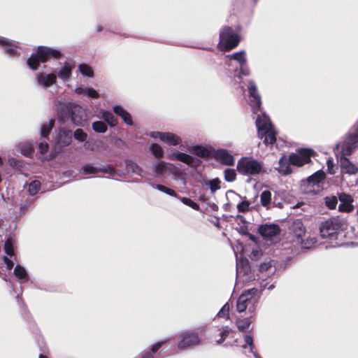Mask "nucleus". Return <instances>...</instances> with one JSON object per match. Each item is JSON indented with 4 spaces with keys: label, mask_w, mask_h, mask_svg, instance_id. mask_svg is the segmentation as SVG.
Listing matches in <instances>:
<instances>
[{
    "label": "nucleus",
    "mask_w": 358,
    "mask_h": 358,
    "mask_svg": "<svg viewBox=\"0 0 358 358\" xmlns=\"http://www.w3.org/2000/svg\"><path fill=\"white\" fill-rule=\"evenodd\" d=\"M62 56L58 50L47 47L38 46L35 53H32L27 59V66L33 71L38 69L40 63L47 62L50 58L59 59Z\"/></svg>",
    "instance_id": "f257e3e1"
},
{
    "label": "nucleus",
    "mask_w": 358,
    "mask_h": 358,
    "mask_svg": "<svg viewBox=\"0 0 358 358\" xmlns=\"http://www.w3.org/2000/svg\"><path fill=\"white\" fill-rule=\"evenodd\" d=\"M358 148V125L350 132L343 141L338 143L334 151L336 157H348Z\"/></svg>",
    "instance_id": "f03ea898"
},
{
    "label": "nucleus",
    "mask_w": 358,
    "mask_h": 358,
    "mask_svg": "<svg viewBox=\"0 0 358 358\" xmlns=\"http://www.w3.org/2000/svg\"><path fill=\"white\" fill-rule=\"evenodd\" d=\"M326 174L323 171H317L301 184V190L305 194H316L324 189Z\"/></svg>",
    "instance_id": "7ed1b4c3"
},
{
    "label": "nucleus",
    "mask_w": 358,
    "mask_h": 358,
    "mask_svg": "<svg viewBox=\"0 0 358 358\" xmlns=\"http://www.w3.org/2000/svg\"><path fill=\"white\" fill-rule=\"evenodd\" d=\"M204 334L205 329L203 327L182 333L179 337L178 348L184 350L192 345H199L203 340Z\"/></svg>",
    "instance_id": "20e7f679"
},
{
    "label": "nucleus",
    "mask_w": 358,
    "mask_h": 358,
    "mask_svg": "<svg viewBox=\"0 0 358 358\" xmlns=\"http://www.w3.org/2000/svg\"><path fill=\"white\" fill-rule=\"evenodd\" d=\"M219 38L220 49L225 52L236 48L241 41L240 36L234 33L233 29L228 26L224 27L220 31Z\"/></svg>",
    "instance_id": "39448f33"
},
{
    "label": "nucleus",
    "mask_w": 358,
    "mask_h": 358,
    "mask_svg": "<svg viewBox=\"0 0 358 358\" xmlns=\"http://www.w3.org/2000/svg\"><path fill=\"white\" fill-rule=\"evenodd\" d=\"M179 171L177 166L160 160L155 161L148 168V173L155 178L166 177L171 174L176 175Z\"/></svg>",
    "instance_id": "423d86ee"
},
{
    "label": "nucleus",
    "mask_w": 358,
    "mask_h": 358,
    "mask_svg": "<svg viewBox=\"0 0 358 358\" xmlns=\"http://www.w3.org/2000/svg\"><path fill=\"white\" fill-rule=\"evenodd\" d=\"M258 290L255 288L248 289L243 293L238 299L236 309L239 313H242L248 307L250 312L255 310V305L257 303L258 299L255 297Z\"/></svg>",
    "instance_id": "0eeeda50"
},
{
    "label": "nucleus",
    "mask_w": 358,
    "mask_h": 358,
    "mask_svg": "<svg viewBox=\"0 0 358 358\" xmlns=\"http://www.w3.org/2000/svg\"><path fill=\"white\" fill-rule=\"evenodd\" d=\"M343 226V222L340 218L331 217L321 223L320 227L321 236L322 238H334L342 229Z\"/></svg>",
    "instance_id": "6e6552de"
},
{
    "label": "nucleus",
    "mask_w": 358,
    "mask_h": 358,
    "mask_svg": "<svg viewBox=\"0 0 358 358\" xmlns=\"http://www.w3.org/2000/svg\"><path fill=\"white\" fill-rule=\"evenodd\" d=\"M310 162V158H280L277 170L282 175L289 174L292 167H301Z\"/></svg>",
    "instance_id": "1a4fd4ad"
},
{
    "label": "nucleus",
    "mask_w": 358,
    "mask_h": 358,
    "mask_svg": "<svg viewBox=\"0 0 358 358\" xmlns=\"http://www.w3.org/2000/svg\"><path fill=\"white\" fill-rule=\"evenodd\" d=\"M190 152L196 157H233L227 150H216L212 146L194 145L192 147Z\"/></svg>",
    "instance_id": "9d476101"
},
{
    "label": "nucleus",
    "mask_w": 358,
    "mask_h": 358,
    "mask_svg": "<svg viewBox=\"0 0 358 358\" xmlns=\"http://www.w3.org/2000/svg\"><path fill=\"white\" fill-rule=\"evenodd\" d=\"M262 164L251 158H241L238 162L237 169L243 175H255L260 172Z\"/></svg>",
    "instance_id": "9b49d317"
},
{
    "label": "nucleus",
    "mask_w": 358,
    "mask_h": 358,
    "mask_svg": "<svg viewBox=\"0 0 358 358\" xmlns=\"http://www.w3.org/2000/svg\"><path fill=\"white\" fill-rule=\"evenodd\" d=\"M248 92L250 95V105L252 107V113L254 114H258L259 111L261 110L262 99L254 81H250L248 83Z\"/></svg>",
    "instance_id": "f8f14e48"
},
{
    "label": "nucleus",
    "mask_w": 358,
    "mask_h": 358,
    "mask_svg": "<svg viewBox=\"0 0 358 358\" xmlns=\"http://www.w3.org/2000/svg\"><path fill=\"white\" fill-rule=\"evenodd\" d=\"M63 110H67L68 115L71 116V120L75 124H81L84 111L80 106L76 103H67L63 105Z\"/></svg>",
    "instance_id": "ddd939ff"
},
{
    "label": "nucleus",
    "mask_w": 358,
    "mask_h": 358,
    "mask_svg": "<svg viewBox=\"0 0 358 358\" xmlns=\"http://www.w3.org/2000/svg\"><path fill=\"white\" fill-rule=\"evenodd\" d=\"M152 136L159 138L161 141L169 145H177L182 142L180 137L170 132L157 131L154 132Z\"/></svg>",
    "instance_id": "4468645a"
},
{
    "label": "nucleus",
    "mask_w": 358,
    "mask_h": 358,
    "mask_svg": "<svg viewBox=\"0 0 358 358\" xmlns=\"http://www.w3.org/2000/svg\"><path fill=\"white\" fill-rule=\"evenodd\" d=\"M259 136L265 144H271V148L276 142V132L273 127L258 131Z\"/></svg>",
    "instance_id": "2eb2a0df"
},
{
    "label": "nucleus",
    "mask_w": 358,
    "mask_h": 358,
    "mask_svg": "<svg viewBox=\"0 0 358 358\" xmlns=\"http://www.w3.org/2000/svg\"><path fill=\"white\" fill-rule=\"evenodd\" d=\"M250 273L249 262L246 258H240L236 260V275L239 278L241 276H247Z\"/></svg>",
    "instance_id": "dca6fc26"
},
{
    "label": "nucleus",
    "mask_w": 358,
    "mask_h": 358,
    "mask_svg": "<svg viewBox=\"0 0 358 358\" xmlns=\"http://www.w3.org/2000/svg\"><path fill=\"white\" fill-rule=\"evenodd\" d=\"M259 112L260 114L257 115L255 121L258 131L273 127L269 117L262 110Z\"/></svg>",
    "instance_id": "f3484780"
},
{
    "label": "nucleus",
    "mask_w": 358,
    "mask_h": 358,
    "mask_svg": "<svg viewBox=\"0 0 358 358\" xmlns=\"http://www.w3.org/2000/svg\"><path fill=\"white\" fill-rule=\"evenodd\" d=\"M339 200L341 203L338 206V210L340 211L350 212L353 210L352 199L350 195L342 193L339 195Z\"/></svg>",
    "instance_id": "a211bd4d"
},
{
    "label": "nucleus",
    "mask_w": 358,
    "mask_h": 358,
    "mask_svg": "<svg viewBox=\"0 0 358 358\" xmlns=\"http://www.w3.org/2000/svg\"><path fill=\"white\" fill-rule=\"evenodd\" d=\"M291 230L294 236L296 237L299 242H301L306 233V228L302 222L299 220H295L292 224Z\"/></svg>",
    "instance_id": "6ab92c4d"
},
{
    "label": "nucleus",
    "mask_w": 358,
    "mask_h": 358,
    "mask_svg": "<svg viewBox=\"0 0 358 358\" xmlns=\"http://www.w3.org/2000/svg\"><path fill=\"white\" fill-rule=\"evenodd\" d=\"M279 232V227L275 224H265L259 228V233L262 236L271 238Z\"/></svg>",
    "instance_id": "aec40b11"
},
{
    "label": "nucleus",
    "mask_w": 358,
    "mask_h": 358,
    "mask_svg": "<svg viewBox=\"0 0 358 358\" xmlns=\"http://www.w3.org/2000/svg\"><path fill=\"white\" fill-rule=\"evenodd\" d=\"M113 111L117 115L120 116L122 119V121L125 124L129 126L133 125V120L131 114L121 106H114Z\"/></svg>",
    "instance_id": "412c9836"
},
{
    "label": "nucleus",
    "mask_w": 358,
    "mask_h": 358,
    "mask_svg": "<svg viewBox=\"0 0 358 358\" xmlns=\"http://www.w3.org/2000/svg\"><path fill=\"white\" fill-rule=\"evenodd\" d=\"M38 81L45 87H49L56 83L57 76L55 73L44 75L40 73L38 75Z\"/></svg>",
    "instance_id": "4be33fe9"
},
{
    "label": "nucleus",
    "mask_w": 358,
    "mask_h": 358,
    "mask_svg": "<svg viewBox=\"0 0 358 358\" xmlns=\"http://www.w3.org/2000/svg\"><path fill=\"white\" fill-rule=\"evenodd\" d=\"M72 141V133L70 130L63 129L59 131L57 137V143L62 146H67Z\"/></svg>",
    "instance_id": "5701e85b"
},
{
    "label": "nucleus",
    "mask_w": 358,
    "mask_h": 358,
    "mask_svg": "<svg viewBox=\"0 0 358 358\" xmlns=\"http://www.w3.org/2000/svg\"><path fill=\"white\" fill-rule=\"evenodd\" d=\"M18 148L22 155L25 157H31L34 152V143L30 141L20 143Z\"/></svg>",
    "instance_id": "b1692460"
},
{
    "label": "nucleus",
    "mask_w": 358,
    "mask_h": 358,
    "mask_svg": "<svg viewBox=\"0 0 358 358\" xmlns=\"http://www.w3.org/2000/svg\"><path fill=\"white\" fill-rule=\"evenodd\" d=\"M82 170L84 174H94L98 172L109 173L111 172L113 169L111 166H108L106 168H96L92 165L87 164L83 167Z\"/></svg>",
    "instance_id": "393cba45"
},
{
    "label": "nucleus",
    "mask_w": 358,
    "mask_h": 358,
    "mask_svg": "<svg viewBox=\"0 0 358 358\" xmlns=\"http://www.w3.org/2000/svg\"><path fill=\"white\" fill-rule=\"evenodd\" d=\"M342 169L349 174H354L357 171V166L352 164L349 158H340Z\"/></svg>",
    "instance_id": "a878e982"
},
{
    "label": "nucleus",
    "mask_w": 358,
    "mask_h": 358,
    "mask_svg": "<svg viewBox=\"0 0 358 358\" xmlns=\"http://www.w3.org/2000/svg\"><path fill=\"white\" fill-rule=\"evenodd\" d=\"M100 114L101 115V118L104 120V121L108 124L111 127H114L117 124V119L113 115L111 112L108 110H101L100 111Z\"/></svg>",
    "instance_id": "bb28decb"
},
{
    "label": "nucleus",
    "mask_w": 358,
    "mask_h": 358,
    "mask_svg": "<svg viewBox=\"0 0 358 358\" xmlns=\"http://www.w3.org/2000/svg\"><path fill=\"white\" fill-rule=\"evenodd\" d=\"M55 126V120L50 119L48 123L43 124L41 129V138L49 139V134Z\"/></svg>",
    "instance_id": "cd10ccee"
},
{
    "label": "nucleus",
    "mask_w": 358,
    "mask_h": 358,
    "mask_svg": "<svg viewBox=\"0 0 358 358\" xmlns=\"http://www.w3.org/2000/svg\"><path fill=\"white\" fill-rule=\"evenodd\" d=\"M73 66L67 62L64 63V66L58 73V76L64 80H68L71 76Z\"/></svg>",
    "instance_id": "c85d7f7f"
},
{
    "label": "nucleus",
    "mask_w": 358,
    "mask_h": 358,
    "mask_svg": "<svg viewBox=\"0 0 358 358\" xmlns=\"http://www.w3.org/2000/svg\"><path fill=\"white\" fill-rule=\"evenodd\" d=\"M296 153H292L288 157H314L315 152L311 148H299Z\"/></svg>",
    "instance_id": "c756f323"
},
{
    "label": "nucleus",
    "mask_w": 358,
    "mask_h": 358,
    "mask_svg": "<svg viewBox=\"0 0 358 358\" xmlns=\"http://www.w3.org/2000/svg\"><path fill=\"white\" fill-rule=\"evenodd\" d=\"M15 275L22 282L27 281L29 278L25 268L20 265H17L14 269Z\"/></svg>",
    "instance_id": "7c9ffc66"
},
{
    "label": "nucleus",
    "mask_w": 358,
    "mask_h": 358,
    "mask_svg": "<svg viewBox=\"0 0 358 358\" xmlns=\"http://www.w3.org/2000/svg\"><path fill=\"white\" fill-rule=\"evenodd\" d=\"M261 204L266 208H268L271 201V193L270 191H263L260 195Z\"/></svg>",
    "instance_id": "2f4dec72"
},
{
    "label": "nucleus",
    "mask_w": 358,
    "mask_h": 358,
    "mask_svg": "<svg viewBox=\"0 0 358 358\" xmlns=\"http://www.w3.org/2000/svg\"><path fill=\"white\" fill-rule=\"evenodd\" d=\"M220 183L221 181L217 178L208 180L205 182L206 185L210 188L211 193H215L217 190L221 188Z\"/></svg>",
    "instance_id": "473e14b6"
},
{
    "label": "nucleus",
    "mask_w": 358,
    "mask_h": 358,
    "mask_svg": "<svg viewBox=\"0 0 358 358\" xmlns=\"http://www.w3.org/2000/svg\"><path fill=\"white\" fill-rule=\"evenodd\" d=\"M245 51H240L235 52L232 54L231 55H229V57L231 59H233L236 61H237L240 66H245L246 64V59H245Z\"/></svg>",
    "instance_id": "72a5a7b5"
},
{
    "label": "nucleus",
    "mask_w": 358,
    "mask_h": 358,
    "mask_svg": "<svg viewBox=\"0 0 358 358\" xmlns=\"http://www.w3.org/2000/svg\"><path fill=\"white\" fill-rule=\"evenodd\" d=\"M92 129L96 133H105L108 127L104 122L95 121L92 124Z\"/></svg>",
    "instance_id": "f704fd0d"
},
{
    "label": "nucleus",
    "mask_w": 358,
    "mask_h": 358,
    "mask_svg": "<svg viewBox=\"0 0 358 358\" xmlns=\"http://www.w3.org/2000/svg\"><path fill=\"white\" fill-rule=\"evenodd\" d=\"M166 341L158 342L151 347V352H148L143 355L142 358H153V354L155 353L164 343H166Z\"/></svg>",
    "instance_id": "c9c22d12"
},
{
    "label": "nucleus",
    "mask_w": 358,
    "mask_h": 358,
    "mask_svg": "<svg viewBox=\"0 0 358 358\" xmlns=\"http://www.w3.org/2000/svg\"><path fill=\"white\" fill-rule=\"evenodd\" d=\"M41 182L38 180H34L29 185L28 191L30 195L34 196L40 190Z\"/></svg>",
    "instance_id": "e433bc0d"
},
{
    "label": "nucleus",
    "mask_w": 358,
    "mask_h": 358,
    "mask_svg": "<svg viewBox=\"0 0 358 358\" xmlns=\"http://www.w3.org/2000/svg\"><path fill=\"white\" fill-rule=\"evenodd\" d=\"M152 187L153 188H156L159 191L164 192L170 196H177V194L176 193V192L173 189L166 187L164 185L157 184V185H152Z\"/></svg>",
    "instance_id": "4c0bfd02"
},
{
    "label": "nucleus",
    "mask_w": 358,
    "mask_h": 358,
    "mask_svg": "<svg viewBox=\"0 0 358 358\" xmlns=\"http://www.w3.org/2000/svg\"><path fill=\"white\" fill-rule=\"evenodd\" d=\"M80 72L85 76L92 77L94 76L92 68L85 64H80L79 66Z\"/></svg>",
    "instance_id": "58836bf2"
},
{
    "label": "nucleus",
    "mask_w": 358,
    "mask_h": 358,
    "mask_svg": "<svg viewBox=\"0 0 358 358\" xmlns=\"http://www.w3.org/2000/svg\"><path fill=\"white\" fill-rule=\"evenodd\" d=\"M49 139L48 138H41V141L38 143V148L39 150V152L41 155H44L48 151L49 149V145L48 141Z\"/></svg>",
    "instance_id": "ea45409f"
},
{
    "label": "nucleus",
    "mask_w": 358,
    "mask_h": 358,
    "mask_svg": "<svg viewBox=\"0 0 358 358\" xmlns=\"http://www.w3.org/2000/svg\"><path fill=\"white\" fill-rule=\"evenodd\" d=\"M0 267L6 270H11L13 267V262L7 257H3L0 259Z\"/></svg>",
    "instance_id": "a19ab883"
},
{
    "label": "nucleus",
    "mask_w": 358,
    "mask_h": 358,
    "mask_svg": "<svg viewBox=\"0 0 358 358\" xmlns=\"http://www.w3.org/2000/svg\"><path fill=\"white\" fill-rule=\"evenodd\" d=\"M73 136L78 141L84 142L87 140V134L82 129H77L73 133Z\"/></svg>",
    "instance_id": "79ce46f5"
},
{
    "label": "nucleus",
    "mask_w": 358,
    "mask_h": 358,
    "mask_svg": "<svg viewBox=\"0 0 358 358\" xmlns=\"http://www.w3.org/2000/svg\"><path fill=\"white\" fill-rule=\"evenodd\" d=\"M236 324L240 331H245L249 329L250 321L249 319L238 320L236 321Z\"/></svg>",
    "instance_id": "37998d69"
},
{
    "label": "nucleus",
    "mask_w": 358,
    "mask_h": 358,
    "mask_svg": "<svg viewBox=\"0 0 358 358\" xmlns=\"http://www.w3.org/2000/svg\"><path fill=\"white\" fill-rule=\"evenodd\" d=\"M150 151L154 157H163V150L157 143H153L151 145Z\"/></svg>",
    "instance_id": "c03bdc74"
},
{
    "label": "nucleus",
    "mask_w": 358,
    "mask_h": 358,
    "mask_svg": "<svg viewBox=\"0 0 358 358\" xmlns=\"http://www.w3.org/2000/svg\"><path fill=\"white\" fill-rule=\"evenodd\" d=\"M236 173L234 169H227L224 171V178L227 182H233L235 180Z\"/></svg>",
    "instance_id": "a18cd8bd"
},
{
    "label": "nucleus",
    "mask_w": 358,
    "mask_h": 358,
    "mask_svg": "<svg viewBox=\"0 0 358 358\" xmlns=\"http://www.w3.org/2000/svg\"><path fill=\"white\" fill-rule=\"evenodd\" d=\"M337 203H338L337 198L334 196H327L325 198V204L330 209H334L337 205Z\"/></svg>",
    "instance_id": "49530a36"
},
{
    "label": "nucleus",
    "mask_w": 358,
    "mask_h": 358,
    "mask_svg": "<svg viewBox=\"0 0 358 358\" xmlns=\"http://www.w3.org/2000/svg\"><path fill=\"white\" fill-rule=\"evenodd\" d=\"M4 250L7 255L13 257L14 255V250L12 242L10 239H7L4 244Z\"/></svg>",
    "instance_id": "de8ad7c7"
},
{
    "label": "nucleus",
    "mask_w": 358,
    "mask_h": 358,
    "mask_svg": "<svg viewBox=\"0 0 358 358\" xmlns=\"http://www.w3.org/2000/svg\"><path fill=\"white\" fill-rule=\"evenodd\" d=\"M229 303H225L217 313V316L219 317H226L229 319Z\"/></svg>",
    "instance_id": "09e8293b"
},
{
    "label": "nucleus",
    "mask_w": 358,
    "mask_h": 358,
    "mask_svg": "<svg viewBox=\"0 0 358 358\" xmlns=\"http://www.w3.org/2000/svg\"><path fill=\"white\" fill-rule=\"evenodd\" d=\"M237 209L239 212H247L250 209V203L248 201H243L237 205Z\"/></svg>",
    "instance_id": "8fccbe9b"
},
{
    "label": "nucleus",
    "mask_w": 358,
    "mask_h": 358,
    "mask_svg": "<svg viewBox=\"0 0 358 358\" xmlns=\"http://www.w3.org/2000/svg\"><path fill=\"white\" fill-rule=\"evenodd\" d=\"M180 200L184 204H185L188 206H190L193 209H194V210L199 209V205L196 203H195L194 201H192V199L187 198V197H182L180 199Z\"/></svg>",
    "instance_id": "3c124183"
},
{
    "label": "nucleus",
    "mask_w": 358,
    "mask_h": 358,
    "mask_svg": "<svg viewBox=\"0 0 358 358\" xmlns=\"http://www.w3.org/2000/svg\"><path fill=\"white\" fill-rule=\"evenodd\" d=\"M85 95L92 99H98L99 97L98 92L92 87L86 88Z\"/></svg>",
    "instance_id": "603ef678"
},
{
    "label": "nucleus",
    "mask_w": 358,
    "mask_h": 358,
    "mask_svg": "<svg viewBox=\"0 0 358 358\" xmlns=\"http://www.w3.org/2000/svg\"><path fill=\"white\" fill-rule=\"evenodd\" d=\"M5 50L6 53L11 56H14L17 52L16 47L10 44L9 42L6 45Z\"/></svg>",
    "instance_id": "864d4df0"
},
{
    "label": "nucleus",
    "mask_w": 358,
    "mask_h": 358,
    "mask_svg": "<svg viewBox=\"0 0 358 358\" xmlns=\"http://www.w3.org/2000/svg\"><path fill=\"white\" fill-rule=\"evenodd\" d=\"M220 162L222 164L226 165V166H232L234 164V158H219Z\"/></svg>",
    "instance_id": "5fc2aeb1"
},
{
    "label": "nucleus",
    "mask_w": 358,
    "mask_h": 358,
    "mask_svg": "<svg viewBox=\"0 0 358 358\" xmlns=\"http://www.w3.org/2000/svg\"><path fill=\"white\" fill-rule=\"evenodd\" d=\"M230 331L231 330L229 329L228 328L224 329L220 334L221 338L219 341H217V343L218 344L222 343L225 340V338L229 336Z\"/></svg>",
    "instance_id": "6e6d98bb"
},
{
    "label": "nucleus",
    "mask_w": 358,
    "mask_h": 358,
    "mask_svg": "<svg viewBox=\"0 0 358 358\" xmlns=\"http://www.w3.org/2000/svg\"><path fill=\"white\" fill-rule=\"evenodd\" d=\"M181 159V161L184 163H185L186 164L192 166V167H194L196 166V163H197V162H194V158H187V157H185V158H180Z\"/></svg>",
    "instance_id": "4d7b16f0"
},
{
    "label": "nucleus",
    "mask_w": 358,
    "mask_h": 358,
    "mask_svg": "<svg viewBox=\"0 0 358 358\" xmlns=\"http://www.w3.org/2000/svg\"><path fill=\"white\" fill-rule=\"evenodd\" d=\"M9 163L10 166H12L13 168L16 169H18L21 166L20 162L17 160V158H10Z\"/></svg>",
    "instance_id": "13d9d810"
},
{
    "label": "nucleus",
    "mask_w": 358,
    "mask_h": 358,
    "mask_svg": "<svg viewBox=\"0 0 358 358\" xmlns=\"http://www.w3.org/2000/svg\"><path fill=\"white\" fill-rule=\"evenodd\" d=\"M327 164L328 172L330 174H334L335 173V171H334V164L333 161L331 159L327 160Z\"/></svg>",
    "instance_id": "bf43d9fd"
},
{
    "label": "nucleus",
    "mask_w": 358,
    "mask_h": 358,
    "mask_svg": "<svg viewBox=\"0 0 358 358\" xmlns=\"http://www.w3.org/2000/svg\"><path fill=\"white\" fill-rule=\"evenodd\" d=\"M271 267V262H264L260 265V271H268Z\"/></svg>",
    "instance_id": "052dcab7"
},
{
    "label": "nucleus",
    "mask_w": 358,
    "mask_h": 358,
    "mask_svg": "<svg viewBox=\"0 0 358 358\" xmlns=\"http://www.w3.org/2000/svg\"><path fill=\"white\" fill-rule=\"evenodd\" d=\"M245 341L250 346V352H252V349H253V347H254L253 338L250 336H246L245 337Z\"/></svg>",
    "instance_id": "680f3d73"
},
{
    "label": "nucleus",
    "mask_w": 358,
    "mask_h": 358,
    "mask_svg": "<svg viewBox=\"0 0 358 358\" xmlns=\"http://www.w3.org/2000/svg\"><path fill=\"white\" fill-rule=\"evenodd\" d=\"M240 73L243 76H248L249 70L247 68H245V66H240Z\"/></svg>",
    "instance_id": "e2e57ef3"
},
{
    "label": "nucleus",
    "mask_w": 358,
    "mask_h": 358,
    "mask_svg": "<svg viewBox=\"0 0 358 358\" xmlns=\"http://www.w3.org/2000/svg\"><path fill=\"white\" fill-rule=\"evenodd\" d=\"M85 90H86V88L84 89L83 87H78L76 88L75 92L78 94H85Z\"/></svg>",
    "instance_id": "0e129e2a"
},
{
    "label": "nucleus",
    "mask_w": 358,
    "mask_h": 358,
    "mask_svg": "<svg viewBox=\"0 0 358 358\" xmlns=\"http://www.w3.org/2000/svg\"><path fill=\"white\" fill-rule=\"evenodd\" d=\"M61 113L64 118H71V116L68 115L67 110H63V106L61 108Z\"/></svg>",
    "instance_id": "69168bd1"
},
{
    "label": "nucleus",
    "mask_w": 358,
    "mask_h": 358,
    "mask_svg": "<svg viewBox=\"0 0 358 358\" xmlns=\"http://www.w3.org/2000/svg\"><path fill=\"white\" fill-rule=\"evenodd\" d=\"M8 43V41L6 38L0 37V45L6 46V45H7Z\"/></svg>",
    "instance_id": "338daca9"
},
{
    "label": "nucleus",
    "mask_w": 358,
    "mask_h": 358,
    "mask_svg": "<svg viewBox=\"0 0 358 358\" xmlns=\"http://www.w3.org/2000/svg\"><path fill=\"white\" fill-rule=\"evenodd\" d=\"M173 157H191L189 155L183 152H177Z\"/></svg>",
    "instance_id": "774afa93"
}]
</instances>
